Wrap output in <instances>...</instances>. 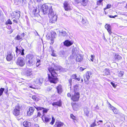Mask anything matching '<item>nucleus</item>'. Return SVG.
I'll use <instances>...</instances> for the list:
<instances>
[{
  "label": "nucleus",
  "mask_w": 127,
  "mask_h": 127,
  "mask_svg": "<svg viewBox=\"0 0 127 127\" xmlns=\"http://www.w3.org/2000/svg\"><path fill=\"white\" fill-rule=\"evenodd\" d=\"M34 107L36 109L37 111L42 110L44 109V108L43 107H41L39 106H37L36 105L34 106Z\"/></svg>",
  "instance_id": "c756f323"
},
{
  "label": "nucleus",
  "mask_w": 127,
  "mask_h": 127,
  "mask_svg": "<svg viewBox=\"0 0 127 127\" xmlns=\"http://www.w3.org/2000/svg\"><path fill=\"white\" fill-rule=\"evenodd\" d=\"M79 54V51L77 48H74L72 49V56L73 58H75V56Z\"/></svg>",
  "instance_id": "9b49d317"
},
{
  "label": "nucleus",
  "mask_w": 127,
  "mask_h": 127,
  "mask_svg": "<svg viewBox=\"0 0 127 127\" xmlns=\"http://www.w3.org/2000/svg\"><path fill=\"white\" fill-rule=\"evenodd\" d=\"M41 116V114L40 112H38L37 113V116H38V117H40Z\"/></svg>",
  "instance_id": "864d4df0"
},
{
  "label": "nucleus",
  "mask_w": 127,
  "mask_h": 127,
  "mask_svg": "<svg viewBox=\"0 0 127 127\" xmlns=\"http://www.w3.org/2000/svg\"><path fill=\"white\" fill-rule=\"evenodd\" d=\"M43 110L42 111L43 113V115L44 114V113H46L47 112L48 110L47 109H46L45 108H44V109H43Z\"/></svg>",
  "instance_id": "58836bf2"
},
{
  "label": "nucleus",
  "mask_w": 127,
  "mask_h": 127,
  "mask_svg": "<svg viewBox=\"0 0 127 127\" xmlns=\"http://www.w3.org/2000/svg\"><path fill=\"white\" fill-rule=\"evenodd\" d=\"M46 37L48 39H50L51 40H52V37H51V36L49 34H47L46 35Z\"/></svg>",
  "instance_id": "79ce46f5"
},
{
  "label": "nucleus",
  "mask_w": 127,
  "mask_h": 127,
  "mask_svg": "<svg viewBox=\"0 0 127 127\" xmlns=\"http://www.w3.org/2000/svg\"><path fill=\"white\" fill-rule=\"evenodd\" d=\"M20 50V49H18V47H16V52L17 53V54H18V51Z\"/></svg>",
  "instance_id": "de8ad7c7"
},
{
  "label": "nucleus",
  "mask_w": 127,
  "mask_h": 127,
  "mask_svg": "<svg viewBox=\"0 0 127 127\" xmlns=\"http://www.w3.org/2000/svg\"><path fill=\"white\" fill-rule=\"evenodd\" d=\"M52 6H49V7L46 4H43L42 5L41 7L42 11L43 12V14H47L49 11L50 8V7H51Z\"/></svg>",
  "instance_id": "39448f33"
},
{
  "label": "nucleus",
  "mask_w": 127,
  "mask_h": 127,
  "mask_svg": "<svg viewBox=\"0 0 127 127\" xmlns=\"http://www.w3.org/2000/svg\"><path fill=\"white\" fill-rule=\"evenodd\" d=\"M84 111L85 114L87 117L89 116V110L88 108H84Z\"/></svg>",
  "instance_id": "393cba45"
},
{
  "label": "nucleus",
  "mask_w": 127,
  "mask_h": 127,
  "mask_svg": "<svg viewBox=\"0 0 127 127\" xmlns=\"http://www.w3.org/2000/svg\"><path fill=\"white\" fill-rule=\"evenodd\" d=\"M14 14L15 18L18 19L20 17V12L19 11L17 12H14Z\"/></svg>",
  "instance_id": "4be33fe9"
},
{
  "label": "nucleus",
  "mask_w": 127,
  "mask_h": 127,
  "mask_svg": "<svg viewBox=\"0 0 127 127\" xmlns=\"http://www.w3.org/2000/svg\"><path fill=\"white\" fill-rule=\"evenodd\" d=\"M109 71L108 69H105L104 71V73L103 74V75H106L109 74Z\"/></svg>",
  "instance_id": "7c9ffc66"
},
{
  "label": "nucleus",
  "mask_w": 127,
  "mask_h": 127,
  "mask_svg": "<svg viewBox=\"0 0 127 127\" xmlns=\"http://www.w3.org/2000/svg\"><path fill=\"white\" fill-rule=\"evenodd\" d=\"M13 22L15 23L16 24H17L18 23V22L16 20V19H14L13 20Z\"/></svg>",
  "instance_id": "e2e57ef3"
},
{
  "label": "nucleus",
  "mask_w": 127,
  "mask_h": 127,
  "mask_svg": "<svg viewBox=\"0 0 127 127\" xmlns=\"http://www.w3.org/2000/svg\"><path fill=\"white\" fill-rule=\"evenodd\" d=\"M72 107L73 109L75 111H77L79 106L78 103H75L72 104Z\"/></svg>",
  "instance_id": "aec40b11"
},
{
  "label": "nucleus",
  "mask_w": 127,
  "mask_h": 127,
  "mask_svg": "<svg viewBox=\"0 0 127 127\" xmlns=\"http://www.w3.org/2000/svg\"><path fill=\"white\" fill-rule=\"evenodd\" d=\"M51 37L53 39L55 38L56 36V33L52 31L51 32Z\"/></svg>",
  "instance_id": "c85d7f7f"
},
{
  "label": "nucleus",
  "mask_w": 127,
  "mask_h": 127,
  "mask_svg": "<svg viewBox=\"0 0 127 127\" xmlns=\"http://www.w3.org/2000/svg\"><path fill=\"white\" fill-rule=\"evenodd\" d=\"M23 125L25 127H30L31 126V124L29 121H26L23 122Z\"/></svg>",
  "instance_id": "412c9836"
},
{
  "label": "nucleus",
  "mask_w": 127,
  "mask_h": 127,
  "mask_svg": "<svg viewBox=\"0 0 127 127\" xmlns=\"http://www.w3.org/2000/svg\"><path fill=\"white\" fill-rule=\"evenodd\" d=\"M51 53H52L51 54V55L52 56L54 57H56L57 56L56 54L55 53H54V51H53V52H52Z\"/></svg>",
  "instance_id": "c03bdc74"
},
{
  "label": "nucleus",
  "mask_w": 127,
  "mask_h": 127,
  "mask_svg": "<svg viewBox=\"0 0 127 127\" xmlns=\"http://www.w3.org/2000/svg\"><path fill=\"white\" fill-rule=\"evenodd\" d=\"M43 79L41 77L39 78L38 79H37L36 80L37 82L39 85H41L42 83L43 82Z\"/></svg>",
  "instance_id": "a878e982"
},
{
  "label": "nucleus",
  "mask_w": 127,
  "mask_h": 127,
  "mask_svg": "<svg viewBox=\"0 0 127 127\" xmlns=\"http://www.w3.org/2000/svg\"><path fill=\"white\" fill-rule=\"evenodd\" d=\"M42 117H41V118L42 120L43 121L44 120L46 123L49 122L51 120V118H49L47 117L44 116V114L43 115V116H42Z\"/></svg>",
  "instance_id": "a211bd4d"
},
{
  "label": "nucleus",
  "mask_w": 127,
  "mask_h": 127,
  "mask_svg": "<svg viewBox=\"0 0 127 127\" xmlns=\"http://www.w3.org/2000/svg\"><path fill=\"white\" fill-rule=\"evenodd\" d=\"M77 3H79L80 2L81 0H74Z\"/></svg>",
  "instance_id": "bf43d9fd"
},
{
  "label": "nucleus",
  "mask_w": 127,
  "mask_h": 127,
  "mask_svg": "<svg viewBox=\"0 0 127 127\" xmlns=\"http://www.w3.org/2000/svg\"><path fill=\"white\" fill-rule=\"evenodd\" d=\"M103 0H99L97 2V5H100L101 3L103 1Z\"/></svg>",
  "instance_id": "ea45409f"
},
{
  "label": "nucleus",
  "mask_w": 127,
  "mask_h": 127,
  "mask_svg": "<svg viewBox=\"0 0 127 127\" xmlns=\"http://www.w3.org/2000/svg\"><path fill=\"white\" fill-rule=\"evenodd\" d=\"M49 50L50 51H51V52H53L54 51L53 49V48L52 47L50 46V49Z\"/></svg>",
  "instance_id": "a18cd8bd"
},
{
  "label": "nucleus",
  "mask_w": 127,
  "mask_h": 127,
  "mask_svg": "<svg viewBox=\"0 0 127 127\" xmlns=\"http://www.w3.org/2000/svg\"><path fill=\"white\" fill-rule=\"evenodd\" d=\"M105 28L107 30L110 35H111L112 32L111 31V28L110 25L106 24L105 26Z\"/></svg>",
  "instance_id": "dca6fc26"
},
{
  "label": "nucleus",
  "mask_w": 127,
  "mask_h": 127,
  "mask_svg": "<svg viewBox=\"0 0 127 127\" xmlns=\"http://www.w3.org/2000/svg\"><path fill=\"white\" fill-rule=\"evenodd\" d=\"M67 96L68 97H70L71 96V95L69 93H68L67 94Z\"/></svg>",
  "instance_id": "774afa93"
},
{
  "label": "nucleus",
  "mask_w": 127,
  "mask_h": 127,
  "mask_svg": "<svg viewBox=\"0 0 127 127\" xmlns=\"http://www.w3.org/2000/svg\"><path fill=\"white\" fill-rule=\"evenodd\" d=\"M92 74L91 71H88L87 72L85 77H84V80L85 82H88L90 76Z\"/></svg>",
  "instance_id": "9d476101"
},
{
  "label": "nucleus",
  "mask_w": 127,
  "mask_h": 127,
  "mask_svg": "<svg viewBox=\"0 0 127 127\" xmlns=\"http://www.w3.org/2000/svg\"><path fill=\"white\" fill-rule=\"evenodd\" d=\"M3 15H1V14L0 13V20L3 18Z\"/></svg>",
  "instance_id": "338daca9"
},
{
  "label": "nucleus",
  "mask_w": 127,
  "mask_h": 127,
  "mask_svg": "<svg viewBox=\"0 0 127 127\" xmlns=\"http://www.w3.org/2000/svg\"><path fill=\"white\" fill-rule=\"evenodd\" d=\"M63 123L61 122H56L54 126L55 127H61L63 126Z\"/></svg>",
  "instance_id": "5701e85b"
},
{
  "label": "nucleus",
  "mask_w": 127,
  "mask_h": 127,
  "mask_svg": "<svg viewBox=\"0 0 127 127\" xmlns=\"http://www.w3.org/2000/svg\"><path fill=\"white\" fill-rule=\"evenodd\" d=\"M28 61L27 63V65L31 66L35 64V60L33 56L31 54H29L27 56Z\"/></svg>",
  "instance_id": "7ed1b4c3"
},
{
  "label": "nucleus",
  "mask_w": 127,
  "mask_h": 127,
  "mask_svg": "<svg viewBox=\"0 0 127 127\" xmlns=\"http://www.w3.org/2000/svg\"><path fill=\"white\" fill-rule=\"evenodd\" d=\"M77 76L76 74H73L72 75L71 78L73 79H76Z\"/></svg>",
  "instance_id": "37998d69"
},
{
  "label": "nucleus",
  "mask_w": 127,
  "mask_h": 127,
  "mask_svg": "<svg viewBox=\"0 0 127 127\" xmlns=\"http://www.w3.org/2000/svg\"><path fill=\"white\" fill-rule=\"evenodd\" d=\"M37 11V9H34L33 10V11H32V13L33 14H34L35 15V14H37L38 13V12H36Z\"/></svg>",
  "instance_id": "a19ab883"
},
{
  "label": "nucleus",
  "mask_w": 127,
  "mask_h": 127,
  "mask_svg": "<svg viewBox=\"0 0 127 127\" xmlns=\"http://www.w3.org/2000/svg\"><path fill=\"white\" fill-rule=\"evenodd\" d=\"M76 57V61L78 62H81L83 60V56L81 54H78L75 56V58Z\"/></svg>",
  "instance_id": "f8f14e48"
},
{
  "label": "nucleus",
  "mask_w": 127,
  "mask_h": 127,
  "mask_svg": "<svg viewBox=\"0 0 127 127\" xmlns=\"http://www.w3.org/2000/svg\"><path fill=\"white\" fill-rule=\"evenodd\" d=\"M95 125H96V124H95V123L94 122V123H93L91 125V127H94Z\"/></svg>",
  "instance_id": "5fc2aeb1"
},
{
  "label": "nucleus",
  "mask_w": 127,
  "mask_h": 127,
  "mask_svg": "<svg viewBox=\"0 0 127 127\" xmlns=\"http://www.w3.org/2000/svg\"><path fill=\"white\" fill-rule=\"evenodd\" d=\"M80 94L78 92H75L71 97V100L74 101H78L79 98Z\"/></svg>",
  "instance_id": "423d86ee"
},
{
  "label": "nucleus",
  "mask_w": 127,
  "mask_h": 127,
  "mask_svg": "<svg viewBox=\"0 0 127 127\" xmlns=\"http://www.w3.org/2000/svg\"><path fill=\"white\" fill-rule=\"evenodd\" d=\"M57 91L58 93L59 94H61L63 91V89L62 85L60 84L56 88Z\"/></svg>",
  "instance_id": "2eb2a0df"
},
{
  "label": "nucleus",
  "mask_w": 127,
  "mask_h": 127,
  "mask_svg": "<svg viewBox=\"0 0 127 127\" xmlns=\"http://www.w3.org/2000/svg\"><path fill=\"white\" fill-rule=\"evenodd\" d=\"M124 74V72L123 71H121L119 72L118 73V76L120 77H122Z\"/></svg>",
  "instance_id": "f704fd0d"
},
{
  "label": "nucleus",
  "mask_w": 127,
  "mask_h": 127,
  "mask_svg": "<svg viewBox=\"0 0 127 127\" xmlns=\"http://www.w3.org/2000/svg\"><path fill=\"white\" fill-rule=\"evenodd\" d=\"M58 32H59L60 35L61 36H67V34L65 31L62 30L61 32L60 31H59Z\"/></svg>",
  "instance_id": "b1692460"
},
{
  "label": "nucleus",
  "mask_w": 127,
  "mask_h": 127,
  "mask_svg": "<svg viewBox=\"0 0 127 127\" xmlns=\"http://www.w3.org/2000/svg\"><path fill=\"white\" fill-rule=\"evenodd\" d=\"M111 5L110 4H108L107 6V8H111Z\"/></svg>",
  "instance_id": "13d9d810"
},
{
  "label": "nucleus",
  "mask_w": 127,
  "mask_h": 127,
  "mask_svg": "<svg viewBox=\"0 0 127 127\" xmlns=\"http://www.w3.org/2000/svg\"><path fill=\"white\" fill-rule=\"evenodd\" d=\"M64 45L67 46H69L71 45L73 43L72 41H69L67 40L64 42Z\"/></svg>",
  "instance_id": "f3484780"
},
{
  "label": "nucleus",
  "mask_w": 127,
  "mask_h": 127,
  "mask_svg": "<svg viewBox=\"0 0 127 127\" xmlns=\"http://www.w3.org/2000/svg\"><path fill=\"white\" fill-rule=\"evenodd\" d=\"M48 70L49 73H48V75L49 82L54 84L57 83L58 81V78L57 77V70L52 67L49 68Z\"/></svg>",
  "instance_id": "f257e3e1"
},
{
  "label": "nucleus",
  "mask_w": 127,
  "mask_h": 127,
  "mask_svg": "<svg viewBox=\"0 0 127 127\" xmlns=\"http://www.w3.org/2000/svg\"><path fill=\"white\" fill-rule=\"evenodd\" d=\"M52 105L53 106L56 105L60 106L62 105L61 102V101H58L53 103L52 104Z\"/></svg>",
  "instance_id": "bb28decb"
},
{
  "label": "nucleus",
  "mask_w": 127,
  "mask_h": 127,
  "mask_svg": "<svg viewBox=\"0 0 127 127\" xmlns=\"http://www.w3.org/2000/svg\"><path fill=\"white\" fill-rule=\"evenodd\" d=\"M69 84L70 85H71L72 83V80L71 79H69L68 80Z\"/></svg>",
  "instance_id": "4d7b16f0"
},
{
  "label": "nucleus",
  "mask_w": 127,
  "mask_h": 127,
  "mask_svg": "<svg viewBox=\"0 0 127 127\" xmlns=\"http://www.w3.org/2000/svg\"><path fill=\"white\" fill-rule=\"evenodd\" d=\"M85 68H82V67H80V70H81L82 71H83V70H84L85 69Z\"/></svg>",
  "instance_id": "69168bd1"
},
{
  "label": "nucleus",
  "mask_w": 127,
  "mask_h": 127,
  "mask_svg": "<svg viewBox=\"0 0 127 127\" xmlns=\"http://www.w3.org/2000/svg\"><path fill=\"white\" fill-rule=\"evenodd\" d=\"M16 64L22 67L25 65V61L24 58L22 57L18 58L16 62Z\"/></svg>",
  "instance_id": "20e7f679"
},
{
  "label": "nucleus",
  "mask_w": 127,
  "mask_h": 127,
  "mask_svg": "<svg viewBox=\"0 0 127 127\" xmlns=\"http://www.w3.org/2000/svg\"><path fill=\"white\" fill-rule=\"evenodd\" d=\"M22 50H21V49H20V50L18 51V54H19L21 53V52H22Z\"/></svg>",
  "instance_id": "0e129e2a"
},
{
  "label": "nucleus",
  "mask_w": 127,
  "mask_h": 127,
  "mask_svg": "<svg viewBox=\"0 0 127 127\" xmlns=\"http://www.w3.org/2000/svg\"><path fill=\"white\" fill-rule=\"evenodd\" d=\"M117 16H118L117 15H115L114 16H111V15H109V17L110 18H115V17H117Z\"/></svg>",
  "instance_id": "603ef678"
},
{
  "label": "nucleus",
  "mask_w": 127,
  "mask_h": 127,
  "mask_svg": "<svg viewBox=\"0 0 127 127\" xmlns=\"http://www.w3.org/2000/svg\"><path fill=\"white\" fill-rule=\"evenodd\" d=\"M70 117L71 118H72L74 120V121L75 122V117L74 116L73 114H71L70 115Z\"/></svg>",
  "instance_id": "4c0bfd02"
},
{
  "label": "nucleus",
  "mask_w": 127,
  "mask_h": 127,
  "mask_svg": "<svg viewBox=\"0 0 127 127\" xmlns=\"http://www.w3.org/2000/svg\"><path fill=\"white\" fill-rule=\"evenodd\" d=\"M111 84L113 86L114 88H115L116 87V85H115L114 83L112 82H111Z\"/></svg>",
  "instance_id": "8fccbe9b"
},
{
  "label": "nucleus",
  "mask_w": 127,
  "mask_h": 127,
  "mask_svg": "<svg viewBox=\"0 0 127 127\" xmlns=\"http://www.w3.org/2000/svg\"><path fill=\"white\" fill-rule=\"evenodd\" d=\"M21 107L20 106L18 105L15 106V108L13 111V114L15 116H17L19 115L20 114V109Z\"/></svg>",
  "instance_id": "0eeeda50"
},
{
  "label": "nucleus",
  "mask_w": 127,
  "mask_h": 127,
  "mask_svg": "<svg viewBox=\"0 0 127 127\" xmlns=\"http://www.w3.org/2000/svg\"><path fill=\"white\" fill-rule=\"evenodd\" d=\"M5 24L6 25L8 24L11 25L12 24V23L11 20L10 19H8L6 21Z\"/></svg>",
  "instance_id": "72a5a7b5"
},
{
  "label": "nucleus",
  "mask_w": 127,
  "mask_h": 127,
  "mask_svg": "<svg viewBox=\"0 0 127 127\" xmlns=\"http://www.w3.org/2000/svg\"><path fill=\"white\" fill-rule=\"evenodd\" d=\"M48 16L50 18V22L52 23H54L57 20V17L55 13L53 11L52 7H50Z\"/></svg>",
  "instance_id": "f03ea898"
},
{
  "label": "nucleus",
  "mask_w": 127,
  "mask_h": 127,
  "mask_svg": "<svg viewBox=\"0 0 127 127\" xmlns=\"http://www.w3.org/2000/svg\"><path fill=\"white\" fill-rule=\"evenodd\" d=\"M52 88L51 87H47V90L48 91H49L51 90L52 89Z\"/></svg>",
  "instance_id": "6e6d98bb"
},
{
  "label": "nucleus",
  "mask_w": 127,
  "mask_h": 127,
  "mask_svg": "<svg viewBox=\"0 0 127 127\" xmlns=\"http://www.w3.org/2000/svg\"><path fill=\"white\" fill-rule=\"evenodd\" d=\"M14 53L13 52H9L8 53L6 57V59L7 61H11L13 57Z\"/></svg>",
  "instance_id": "1a4fd4ad"
},
{
  "label": "nucleus",
  "mask_w": 127,
  "mask_h": 127,
  "mask_svg": "<svg viewBox=\"0 0 127 127\" xmlns=\"http://www.w3.org/2000/svg\"><path fill=\"white\" fill-rule=\"evenodd\" d=\"M60 54L61 57L64 56L65 55V52L63 50L61 51L60 52Z\"/></svg>",
  "instance_id": "473e14b6"
},
{
  "label": "nucleus",
  "mask_w": 127,
  "mask_h": 127,
  "mask_svg": "<svg viewBox=\"0 0 127 127\" xmlns=\"http://www.w3.org/2000/svg\"><path fill=\"white\" fill-rule=\"evenodd\" d=\"M24 49H22V52L21 53V55L23 56H24Z\"/></svg>",
  "instance_id": "09e8293b"
},
{
  "label": "nucleus",
  "mask_w": 127,
  "mask_h": 127,
  "mask_svg": "<svg viewBox=\"0 0 127 127\" xmlns=\"http://www.w3.org/2000/svg\"><path fill=\"white\" fill-rule=\"evenodd\" d=\"M40 63H39L36 62V65L37 67H38L40 64Z\"/></svg>",
  "instance_id": "052dcab7"
},
{
  "label": "nucleus",
  "mask_w": 127,
  "mask_h": 127,
  "mask_svg": "<svg viewBox=\"0 0 127 127\" xmlns=\"http://www.w3.org/2000/svg\"><path fill=\"white\" fill-rule=\"evenodd\" d=\"M25 33L24 32L23 33L21 34V36H22V38L24 36H25Z\"/></svg>",
  "instance_id": "680f3d73"
},
{
  "label": "nucleus",
  "mask_w": 127,
  "mask_h": 127,
  "mask_svg": "<svg viewBox=\"0 0 127 127\" xmlns=\"http://www.w3.org/2000/svg\"><path fill=\"white\" fill-rule=\"evenodd\" d=\"M89 0H81L80 2L81 4L84 6L87 5Z\"/></svg>",
  "instance_id": "6ab92c4d"
},
{
  "label": "nucleus",
  "mask_w": 127,
  "mask_h": 127,
  "mask_svg": "<svg viewBox=\"0 0 127 127\" xmlns=\"http://www.w3.org/2000/svg\"><path fill=\"white\" fill-rule=\"evenodd\" d=\"M4 90V89L2 88H1L0 89V96H1Z\"/></svg>",
  "instance_id": "c9c22d12"
},
{
  "label": "nucleus",
  "mask_w": 127,
  "mask_h": 127,
  "mask_svg": "<svg viewBox=\"0 0 127 127\" xmlns=\"http://www.w3.org/2000/svg\"><path fill=\"white\" fill-rule=\"evenodd\" d=\"M15 39L17 40H19L20 39H23L22 37L18 35L15 37Z\"/></svg>",
  "instance_id": "2f4dec72"
},
{
  "label": "nucleus",
  "mask_w": 127,
  "mask_h": 127,
  "mask_svg": "<svg viewBox=\"0 0 127 127\" xmlns=\"http://www.w3.org/2000/svg\"><path fill=\"white\" fill-rule=\"evenodd\" d=\"M32 98L34 100H36V98H37V97L36 96L33 95L32 96Z\"/></svg>",
  "instance_id": "49530a36"
},
{
  "label": "nucleus",
  "mask_w": 127,
  "mask_h": 127,
  "mask_svg": "<svg viewBox=\"0 0 127 127\" xmlns=\"http://www.w3.org/2000/svg\"><path fill=\"white\" fill-rule=\"evenodd\" d=\"M64 8L65 10L68 11L70 9V5L67 1H65L64 4Z\"/></svg>",
  "instance_id": "ddd939ff"
},
{
  "label": "nucleus",
  "mask_w": 127,
  "mask_h": 127,
  "mask_svg": "<svg viewBox=\"0 0 127 127\" xmlns=\"http://www.w3.org/2000/svg\"><path fill=\"white\" fill-rule=\"evenodd\" d=\"M55 121V119L53 117H52V120L51 122L50 123V124L52 125H53L54 122Z\"/></svg>",
  "instance_id": "e433bc0d"
},
{
  "label": "nucleus",
  "mask_w": 127,
  "mask_h": 127,
  "mask_svg": "<svg viewBox=\"0 0 127 127\" xmlns=\"http://www.w3.org/2000/svg\"><path fill=\"white\" fill-rule=\"evenodd\" d=\"M29 87L31 88L35 89V86L34 85H32L30 86Z\"/></svg>",
  "instance_id": "3c124183"
},
{
  "label": "nucleus",
  "mask_w": 127,
  "mask_h": 127,
  "mask_svg": "<svg viewBox=\"0 0 127 127\" xmlns=\"http://www.w3.org/2000/svg\"><path fill=\"white\" fill-rule=\"evenodd\" d=\"M34 110V108L32 107H31L29 108V110L27 111V114L29 116H30L32 115Z\"/></svg>",
  "instance_id": "4468645a"
},
{
  "label": "nucleus",
  "mask_w": 127,
  "mask_h": 127,
  "mask_svg": "<svg viewBox=\"0 0 127 127\" xmlns=\"http://www.w3.org/2000/svg\"><path fill=\"white\" fill-rule=\"evenodd\" d=\"M115 58L116 60L117 59L118 60H120L122 59L121 56L118 54H116L115 55Z\"/></svg>",
  "instance_id": "cd10ccee"
},
{
  "label": "nucleus",
  "mask_w": 127,
  "mask_h": 127,
  "mask_svg": "<svg viewBox=\"0 0 127 127\" xmlns=\"http://www.w3.org/2000/svg\"><path fill=\"white\" fill-rule=\"evenodd\" d=\"M25 75L31 77H33L32 71L30 69H25L24 72Z\"/></svg>",
  "instance_id": "6e6552de"
}]
</instances>
